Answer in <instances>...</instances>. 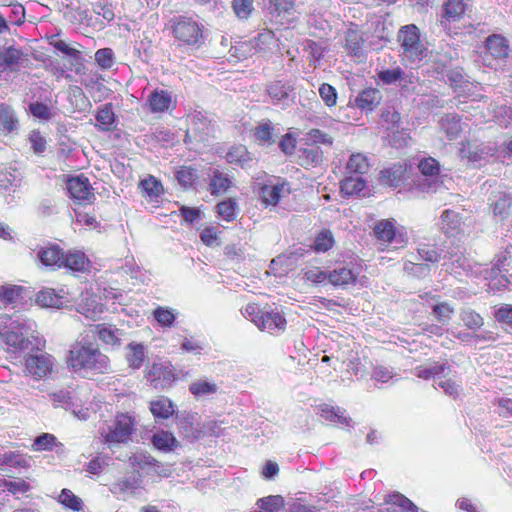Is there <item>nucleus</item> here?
I'll return each mask as SVG.
<instances>
[{
  "mask_svg": "<svg viewBox=\"0 0 512 512\" xmlns=\"http://www.w3.org/2000/svg\"><path fill=\"white\" fill-rule=\"evenodd\" d=\"M68 367L83 376L108 374L112 371L110 359L97 344L89 341L74 343L66 357Z\"/></svg>",
  "mask_w": 512,
  "mask_h": 512,
  "instance_id": "1",
  "label": "nucleus"
},
{
  "mask_svg": "<svg viewBox=\"0 0 512 512\" xmlns=\"http://www.w3.org/2000/svg\"><path fill=\"white\" fill-rule=\"evenodd\" d=\"M9 320L8 325L3 326L1 321V333L0 343H4L7 346L8 351L13 353H21L26 350H33L35 344L32 339H35L32 335V324L25 320H11L9 317H5Z\"/></svg>",
  "mask_w": 512,
  "mask_h": 512,
  "instance_id": "2",
  "label": "nucleus"
},
{
  "mask_svg": "<svg viewBox=\"0 0 512 512\" xmlns=\"http://www.w3.org/2000/svg\"><path fill=\"white\" fill-rule=\"evenodd\" d=\"M173 36L180 45L200 48L205 43L204 26L192 17L177 15L169 21Z\"/></svg>",
  "mask_w": 512,
  "mask_h": 512,
  "instance_id": "3",
  "label": "nucleus"
},
{
  "mask_svg": "<svg viewBox=\"0 0 512 512\" xmlns=\"http://www.w3.org/2000/svg\"><path fill=\"white\" fill-rule=\"evenodd\" d=\"M244 314L261 330L273 333L283 331L286 326V319L277 308L273 309L266 304L261 307L258 304H248Z\"/></svg>",
  "mask_w": 512,
  "mask_h": 512,
  "instance_id": "4",
  "label": "nucleus"
},
{
  "mask_svg": "<svg viewBox=\"0 0 512 512\" xmlns=\"http://www.w3.org/2000/svg\"><path fill=\"white\" fill-rule=\"evenodd\" d=\"M362 266L357 259L351 257L348 260L336 262L333 269L329 270L328 281L335 287L347 288L357 283Z\"/></svg>",
  "mask_w": 512,
  "mask_h": 512,
  "instance_id": "5",
  "label": "nucleus"
},
{
  "mask_svg": "<svg viewBox=\"0 0 512 512\" xmlns=\"http://www.w3.org/2000/svg\"><path fill=\"white\" fill-rule=\"evenodd\" d=\"M398 40L403 53L412 62H420L426 56V48L420 40V30L415 24L402 26L398 32Z\"/></svg>",
  "mask_w": 512,
  "mask_h": 512,
  "instance_id": "6",
  "label": "nucleus"
},
{
  "mask_svg": "<svg viewBox=\"0 0 512 512\" xmlns=\"http://www.w3.org/2000/svg\"><path fill=\"white\" fill-rule=\"evenodd\" d=\"M266 93L272 105L287 109L296 103L295 83L287 79H275L266 84Z\"/></svg>",
  "mask_w": 512,
  "mask_h": 512,
  "instance_id": "7",
  "label": "nucleus"
},
{
  "mask_svg": "<svg viewBox=\"0 0 512 512\" xmlns=\"http://www.w3.org/2000/svg\"><path fill=\"white\" fill-rule=\"evenodd\" d=\"M270 19L280 25H288L296 18V0H263Z\"/></svg>",
  "mask_w": 512,
  "mask_h": 512,
  "instance_id": "8",
  "label": "nucleus"
},
{
  "mask_svg": "<svg viewBox=\"0 0 512 512\" xmlns=\"http://www.w3.org/2000/svg\"><path fill=\"white\" fill-rule=\"evenodd\" d=\"M66 188L70 198L79 205L93 203L95 195L89 179L84 175L70 177L67 180Z\"/></svg>",
  "mask_w": 512,
  "mask_h": 512,
  "instance_id": "9",
  "label": "nucleus"
},
{
  "mask_svg": "<svg viewBox=\"0 0 512 512\" xmlns=\"http://www.w3.org/2000/svg\"><path fill=\"white\" fill-rule=\"evenodd\" d=\"M134 418L128 414H119L116 416L112 425L108 426V432L105 436L107 442L125 443L134 432Z\"/></svg>",
  "mask_w": 512,
  "mask_h": 512,
  "instance_id": "10",
  "label": "nucleus"
},
{
  "mask_svg": "<svg viewBox=\"0 0 512 512\" xmlns=\"http://www.w3.org/2000/svg\"><path fill=\"white\" fill-rule=\"evenodd\" d=\"M382 98L383 95L380 90L372 87L366 88L358 93L353 103L349 101L346 108L356 107L367 114L374 111L378 107L382 101Z\"/></svg>",
  "mask_w": 512,
  "mask_h": 512,
  "instance_id": "11",
  "label": "nucleus"
},
{
  "mask_svg": "<svg viewBox=\"0 0 512 512\" xmlns=\"http://www.w3.org/2000/svg\"><path fill=\"white\" fill-rule=\"evenodd\" d=\"M53 367V357L48 353L30 355L26 358V370L35 378L47 376Z\"/></svg>",
  "mask_w": 512,
  "mask_h": 512,
  "instance_id": "12",
  "label": "nucleus"
},
{
  "mask_svg": "<svg viewBox=\"0 0 512 512\" xmlns=\"http://www.w3.org/2000/svg\"><path fill=\"white\" fill-rule=\"evenodd\" d=\"M36 302L42 307L61 309L68 307L70 300L63 290L56 292L52 288H43L36 294Z\"/></svg>",
  "mask_w": 512,
  "mask_h": 512,
  "instance_id": "13",
  "label": "nucleus"
},
{
  "mask_svg": "<svg viewBox=\"0 0 512 512\" xmlns=\"http://www.w3.org/2000/svg\"><path fill=\"white\" fill-rule=\"evenodd\" d=\"M146 378L155 388L162 389L169 387L172 382L175 381V375L170 366H164L162 364H153L151 369L148 370Z\"/></svg>",
  "mask_w": 512,
  "mask_h": 512,
  "instance_id": "14",
  "label": "nucleus"
},
{
  "mask_svg": "<svg viewBox=\"0 0 512 512\" xmlns=\"http://www.w3.org/2000/svg\"><path fill=\"white\" fill-rule=\"evenodd\" d=\"M64 251L57 244H48L39 247L37 259L46 267L61 268Z\"/></svg>",
  "mask_w": 512,
  "mask_h": 512,
  "instance_id": "15",
  "label": "nucleus"
},
{
  "mask_svg": "<svg viewBox=\"0 0 512 512\" xmlns=\"http://www.w3.org/2000/svg\"><path fill=\"white\" fill-rule=\"evenodd\" d=\"M485 47L489 54L495 59H506L509 57V41L500 34H492L485 40Z\"/></svg>",
  "mask_w": 512,
  "mask_h": 512,
  "instance_id": "16",
  "label": "nucleus"
},
{
  "mask_svg": "<svg viewBox=\"0 0 512 512\" xmlns=\"http://www.w3.org/2000/svg\"><path fill=\"white\" fill-rule=\"evenodd\" d=\"M95 119L97 121L95 127L100 131H112L116 128L118 123L112 103H106L98 107Z\"/></svg>",
  "mask_w": 512,
  "mask_h": 512,
  "instance_id": "17",
  "label": "nucleus"
},
{
  "mask_svg": "<svg viewBox=\"0 0 512 512\" xmlns=\"http://www.w3.org/2000/svg\"><path fill=\"white\" fill-rule=\"evenodd\" d=\"M142 477L139 473H133L131 476L119 479L110 486L112 494L121 497L126 493L135 494L141 488Z\"/></svg>",
  "mask_w": 512,
  "mask_h": 512,
  "instance_id": "18",
  "label": "nucleus"
},
{
  "mask_svg": "<svg viewBox=\"0 0 512 512\" xmlns=\"http://www.w3.org/2000/svg\"><path fill=\"white\" fill-rule=\"evenodd\" d=\"M298 161L302 167H317L324 161L323 151L318 145L307 143L306 148L298 150Z\"/></svg>",
  "mask_w": 512,
  "mask_h": 512,
  "instance_id": "19",
  "label": "nucleus"
},
{
  "mask_svg": "<svg viewBox=\"0 0 512 512\" xmlns=\"http://www.w3.org/2000/svg\"><path fill=\"white\" fill-rule=\"evenodd\" d=\"M489 201L495 216H500L504 219L509 215V210L512 205V197L510 194L503 191L493 192Z\"/></svg>",
  "mask_w": 512,
  "mask_h": 512,
  "instance_id": "20",
  "label": "nucleus"
},
{
  "mask_svg": "<svg viewBox=\"0 0 512 512\" xmlns=\"http://www.w3.org/2000/svg\"><path fill=\"white\" fill-rule=\"evenodd\" d=\"M439 125L449 140L457 139L463 130L461 117L456 113L444 114L439 120Z\"/></svg>",
  "mask_w": 512,
  "mask_h": 512,
  "instance_id": "21",
  "label": "nucleus"
},
{
  "mask_svg": "<svg viewBox=\"0 0 512 512\" xmlns=\"http://www.w3.org/2000/svg\"><path fill=\"white\" fill-rule=\"evenodd\" d=\"M363 43V37L358 31L349 29L345 33L344 47L351 56L357 58L359 61L365 58Z\"/></svg>",
  "mask_w": 512,
  "mask_h": 512,
  "instance_id": "22",
  "label": "nucleus"
},
{
  "mask_svg": "<svg viewBox=\"0 0 512 512\" xmlns=\"http://www.w3.org/2000/svg\"><path fill=\"white\" fill-rule=\"evenodd\" d=\"M210 173V193L211 195H219L226 192L232 185V180L228 174L219 169L209 168Z\"/></svg>",
  "mask_w": 512,
  "mask_h": 512,
  "instance_id": "23",
  "label": "nucleus"
},
{
  "mask_svg": "<svg viewBox=\"0 0 512 512\" xmlns=\"http://www.w3.org/2000/svg\"><path fill=\"white\" fill-rule=\"evenodd\" d=\"M320 415L322 418H324L327 421L334 422L340 425H345L348 427H352L353 420L352 418L345 415V409L339 407V406H329L327 404H324L320 408Z\"/></svg>",
  "mask_w": 512,
  "mask_h": 512,
  "instance_id": "24",
  "label": "nucleus"
},
{
  "mask_svg": "<svg viewBox=\"0 0 512 512\" xmlns=\"http://www.w3.org/2000/svg\"><path fill=\"white\" fill-rule=\"evenodd\" d=\"M191 126L192 131L198 135L201 141H205L214 130L212 121L202 112H195L191 116Z\"/></svg>",
  "mask_w": 512,
  "mask_h": 512,
  "instance_id": "25",
  "label": "nucleus"
},
{
  "mask_svg": "<svg viewBox=\"0 0 512 512\" xmlns=\"http://www.w3.org/2000/svg\"><path fill=\"white\" fill-rule=\"evenodd\" d=\"M385 504L388 505V507L385 508V511L381 510L380 512H395L396 506L410 512L418 511V507L410 499L399 492L387 495L385 497Z\"/></svg>",
  "mask_w": 512,
  "mask_h": 512,
  "instance_id": "26",
  "label": "nucleus"
},
{
  "mask_svg": "<svg viewBox=\"0 0 512 512\" xmlns=\"http://www.w3.org/2000/svg\"><path fill=\"white\" fill-rule=\"evenodd\" d=\"M418 255L421 260L430 263H436L440 259L453 260V256L449 252H445L443 249H438L435 245L420 244L417 249Z\"/></svg>",
  "mask_w": 512,
  "mask_h": 512,
  "instance_id": "27",
  "label": "nucleus"
},
{
  "mask_svg": "<svg viewBox=\"0 0 512 512\" xmlns=\"http://www.w3.org/2000/svg\"><path fill=\"white\" fill-rule=\"evenodd\" d=\"M151 443L156 449L163 452L173 451L179 446L175 436L171 432L164 430L154 433L151 437Z\"/></svg>",
  "mask_w": 512,
  "mask_h": 512,
  "instance_id": "28",
  "label": "nucleus"
},
{
  "mask_svg": "<svg viewBox=\"0 0 512 512\" xmlns=\"http://www.w3.org/2000/svg\"><path fill=\"white\" fill-rule=\"evenodd\" d=\"M148 102L153 113L164 112L170 108L172 97L168 91L154 90L148 96Z\"/></svg>",
  "mask_w": 512,
  "mask_h": 512,
  "instance_id": "29",
  "label": "nucleus"
},
{
  "mask_svg": "<svg viewBox=\"0 0 512 512\" xmlns=\"http://www.w3.org/2000/svg\"><path fill=\"white\" fill-rule=\"evenodd\" d=\"M471 0H446L444 3V17L449 21H456L469 9Z\"/></svg>",
  "mask_w": 512,
  "mask_h": 512,
  "instance_id": "30",
  "label": "nucleus"
},
{
  "mask_svg": "<svg viewBox=\"0 0 512 512\" xmlns=\"http://www.w3.org/2000/svg\"><path fill=\"white\" fill-rule=\"evenodd\" d=\"M89 263L86 255L81 251L64 252L61 262V267L68 268L74 272H82L85 270L86 265Z\"/></svg>",
  "mask_w": 512,
  "mask_h": 512,
  "instance_id": "31",
  "label": "nucleus"
},
{
  "mask_svg": "<svg viewBox=\"0 0 512 512\" xmlns=\"http://www.w3.org/2000/svg\"><path fill=\"white\" fill-rule=\"evenodd\" d=\"M366 187V180L361 177H345L340 182V191L343 197H353L359 195Z\"/></svg>",
  "mask_w": 512,
  "mask_h": 512,
  "instance_id": "32",
  "label": "nucleus"
},
{
  "mask_svg": "<svg viewBox=\"0 0 512 512\" xmlns=\"http://www.w3.org/2000/svg\"><path fill=\"white\" fill-rule=\"evenodd\" d=\"M491 149L485 144L467 143L461 149L462 157L470 162H480L491 155Z\"/></svg>",
  "mask_w": 512,
  "mask_h": 512,
  "instance_id": "33",
  "label": "nucleus"
},
{
  "mask_svg": "<svg viewBox=\"0 0 512 512\" xmlns=\"http://www.w3.org/2000/svg\"><path fill=\"white\" fill-rule=\"evenodd\" d=\"M404 173L405 169L402 165H394L393 167L383 169L380 172V181L385 185L397 188L403 180Z\"/></svg>",
  "mask_w": 512,
  "mask_h": 512,
  "instance_id": "34",
  "label": "nucleus"
},
{
  "mask_svg": "<svg viewBox=\"0 0 512 512\" xmlns=\"http://www.w3.org/2000/svg\"><path fill=\"white\" fill-rule=\"evenodd\" d=\"M150 411L156 419H168L174 414V405L170 399L160 397L150 403Z\"/></svg>",
  "mask_w": 512,
  "mask_h": 512,
  "instance_id": "35",
  "label": "nucleus"
},
{
  "mask_svg": "<svg viewBox=\"0 0 512 512\" xmlns=\"http://www.w3.org/2000/svg\"><path fill=\"white\" fill-rule=\"evenodd\" d=\"M77 311L95 321L103 313V305L98 303L95 297H88L78 304Z\"/></svg>",
  "mask_w": 512,
  "mask_h": 512,
  "instance_id": "36",
  "label": "nucleus"
},
{
  "mask_svg": "<svg viewBox=\"0 0 512 512\" xmlns=\"http://www.w3.org/2000/svg\"><path fill=\"white\" fill-rule=\"evenodd\" d=\"M381 119L388 124L387 129L391 130L393 134L399 132L401 115L393 106L388 105L382 109ZM392 141L396 145L395 135H393Z\"/></svg>",
  "mask_w": 512,
  "mask_h": 512,
  "instance_id": "37",
  "label": "nucleus"
},
{
  "mask_svg": "<svg viewBox=\"0 0 512 512\" xmlns=\"http://www.w3.org/2000/svg\"><path fill=\"white\" fill-rule=\"evenodd\" d=\"M226 160L230 164H237L244 168L252 160L247 148L243 145L233 146L226 154Z\"/></svg>",
  "mask_w": 512,
  "mask_h": 512,
  "instance_id": "38",
  "label": "nucleus"
},
{
  "mask_svg": "<svg viewBox=\"0 0 512 512\" xmlns=\"http://www.w3.org/2000/svg\"><path fill=\"white\" fill-rule=\"evenodd\" d=\"M18 127V119L14 110L5 104H0V129L7 133L15 131Z\"/></svg>",
  "mask_w": 512,
  "mask_h": 512,
  "instance_id": "39",
  "label": "nucleus"
},
{
  "mask_svg": "<svg viewBox=\"0 0 512 512\" xmlns=\"http://www.w3.org/2000/svg\"><path fill=\"white\" fill-rule=\"evenodd\" d=\"M34 451H52L54 448L63 449V443L58 442L57 438L50 433H41L32 444Z\"/></svg>",
  "mask_w": 512,
  "mask_h": 512,
  "instance_id": "40",
  "label": "nucleus"
},
{
  "mask_svg": "<svg viewBox=\"0 0 512 512\" xmlns=\"http://www.w3.org/2000/svg\"><path fill=\"white\" fill-rule=\"evenodd\" d=\"M442 76L446 78V82L454 91H463L469 83L465 78L463 69L460 67L450 68Z\"/></svg>",
  "mask_w": 512,
  "mask_h": 512,
  "instance_id": "41",
  "label": "nucleus"
},
{
  "mask_svg": "<svg viewBox=\"0 0 512 512\" xmlns=\"http://www.w3.org/2000/svg\"><path fill=\"white\" fill-rule=\"evenodd\" d=\"M121 335V330L117 328H112L111 326H97V336L106 345H111L112 347L121 346Z\"/></svg>",
  "mask_w": 512,
  "mask_h": 512,
  "instance_id": "42",
  "label": "nucleus"
},
{
  "mask_svg": "<svg viewBox=\"0 0 512 512\" xmlns=\"http://www.w3.org/2000/svg\"><path fill=\"white\" fill-rule=\"evenodd\" d=\"M127 348L129 349V352L126 355V360L129 364V367L133 369H139L142 366L145 357V349L143 344L132 342L127 345Z\"/></svg>",
  "mask_w": 512,
  "mask_h": 512,
  "instance_id": "43",
  "label": "nucleus"
},
{
  "mask_svg": "<svg viewBox=\"0 0 512 512\" xmlns=\"http://www.w3.org/2000/svg\"><path fill=\"white\" fill-rule=\"evenodd\" d=\"M178 183L185 189L192 188L199 176L197 170L190 166H181L175 173Z\"/></svg>",
  "mask_w": 512,
  "mask_h": 512,
  "instance_id": "44",
  "label": "nucleus"
},
{
  "mask_svg": "<svg viewBox=\"0 0 512 512\" xmlns=\"http://www.w3.org/2000/svg\"><path fill=\"white\" fill-rule=\"evenodd\" d=\"M21 178L20 172L16 167H3L0 168V187L8 189L9 187L20 186Z\"/></svg>",
  "mask_w": 512,
  "mask_h": 512,
  "instance_id": "45",
  "label": "nucleus"
},
{
  "mask_svg": "<svg viewBox=\"0 0 512 512\" xmlns=\"http://www.w3.org/2000/svg\"><path fill=\"white\" fill-rule=\"evenodd\" d=\"M23 53L21 50L14 46H9L0 53V69L5 70L6 68H12L18 65Z\"/></svg>",
  "mask_w": 512,
  "mask_h": 512,
  "instance_id": "46",
  "label": "nucleus"
},
{
  "mask_svg": "<svg viewBox=\"0 0 512 512\" xmlns=\"http://www.w3.org/2000/svg\"><path fill=\"white\" fill-rule=\"evenodd\" d=\"M459 317L464 326L470 330H478L484 325V318L470 308L462 309Z\"/></svg>",
  "mask_w": 512,
  "mask_h": 512,
  "instance_id": "47",
  "label": "nucleus"
},
{
  "mask_svg": "<svg viewBox=\"0 0 512 512\" xmlns=\"http://www.w3.org/2000/svg\"><path fill=\"white\" fill-rule=\"evenodd\" d=\"M218 215L227 222L235 220L238 204L235 199L227 198L216 205Z\"/></svg>",
  "mask_w": 512,
  "mask_h": 512,
  "instance_id": "48",
  "label": "nucleus"
},
{
  "mask_svg": "<svg viewBox=\"0 0 512 512\" xmlns=\"http://www.w3.org/2000/svg\"><path fill=\"white\" fill-rule=\"evenodd\" d=\"M274 126L270 120L260 123L254 130V137L260 144L271 145L275 143L273 138Z\"/></svg>",
  "mask_w": 512,
  "mask_h": 512,
  "instance_id": "49",
  "label": "nucleus"
},
{
  "mask_svg": "<svg viewBox=\"0 0 512 512\" xmlns=\"http://www.w3.org/2000/svg\"><path fill=\"white\" fill-rule=\"evenodd\" d=\"M374 233L379 240L393 242L396 238V229L391 221L382 220L375 225Z\"/></svg>",
  "mask_w": 512,
  "mask_h": 512,
  "instance_id": "50",
  "label": "nucleus"
},
{
  "mask_svg": "<svg viewBox=\"0 0 512 512\" xmlns=\"http://www.w3.org/2000/svg\"><path fill=\"white\" fill-rule=\"evenodd\" d=\"M405 72L401 67L383 69L377 72V79L384 85H392L404 79Z\"/></svg>",
  "mask_w": 512,
  "mask_h": 512,
  "instance_id": "51",
  "label": "nucleus"
},
{
  "mask_svg": "<svg viewBox=\"0 0 512 512\" xmlns=\"http://www.w3.org/2000/svg\"><path fill=\"white\" fill-rule=\"evenodd\" d=\"M177 425L180 432L187 438L194 436V421L195 416L189 412H181L176 415Z\"/></svg>",
  "mask_w": 512,
  "mask_h": 512,
  "instance_id": "52",
  "label": "nucleus"
},
{
  "mask_svg": "<svg viewBox=\"0 0 512 512\" xmlns=\"http://www.w3.org/2000/svg\"><path fill=\"white\" fill-rule=\"evenodd\" d=\"M346 169L350 173L365 174L369 170L368 159L360 153L353 154L347 162Z\"/></svg>",
  "mask_w": 512,
  "mask_h": 512,
  "instance_id": "53",
  "label": "nucleus"
},
{
  "mask_svg": "<svg viewBox=\"0 0 512 512\" xmlns=\"http://www.w3.org/2000/svg\"><path fill=\"white\" fill-rule=\"evenodd\" d=\"M432 313L437 321L443 325L448 324L454 314L455 310L447 302H441L432 305Z\"/></svg>",
  "mask_w": 512,
  "mask_h": 512,
  "instance_id": "54",
  "label": "nucleus"
},
{
  "mask_svg": "<svg viewBox=\"0 0 512 512\" xmlns=\"http://www.w3.org/2000/svg\"><path fill=\"white\" fill-rule=\"evenodd\" d=\"M217 385L215 383H211L207 380H198L192 382L189 386V391L195 397H202L211 395L217 392Z\"/></svg>",
  "mask_w": 512,
  "mask_h": 512,
  "instance_id": "55",
  "label": "nucleus"
},
{
  "mask_svg": "<svg viewBox=\"0 0 512 512\" xmlns=\"http://www.w3.org/2000/svg\"><path fill=\"white\" fill-rule=\"evenodd\" d=\"M59 502L73 511H81L83 509L82 499L67 488H64L61 491L59 495Z\"/></svg>",
  "mask_w": 512,
  "mask_h": 512,
  "instance_id": "56",
  "label": "nucleus"
},
{
  "mask_svg": "<svg viewBox=\"0 0 512 512\" xmlns=\"http://www.w3.org/2000/svg\"><path fill=\"white\" fill-rule=\"evenodd\" d=\"M28 111L34 118L39 120L49 121L53 117L51 108L41 101L29 103Z\"/></svg>",
  "mask_w": 512,
  "mask_h": 512,
  "instance_id": "57",
  "label": "nucleus"
},
{
  "mask_svg": "<svg viewBox=\"0 0 512 512\" xmlns=\"http://www.w3.org/2000/svg\"><path fill=\"white\" fill-rule=\"evenodd\" d=\"M142 191L151 199L159 197L163 193V186L155 177L149 176L140 182Z\"/></svg>",
  "mask_w": 512,
  "mask_h": 512,
  "instance_id": "58",
  "label": "nucleus"
},
{
  "mask_svg": "<svg viewBox=\"0 0 512 512\" xmlns=\"http://www.w3.org/2000/svg\"><path fill=\"white\" fill-rule=\"evenodd\" d=\"M153 316L163 327H171L176 319V314L172 309L161 306L153 311Z\"/></svg>",
  "mask_w": 512,
  "mask_h": 512,
  "instance_id": "59",
  "label": "nucleus"
},
{
  "mask_svg": "<svg viewBox=\"0 0 512 512\" xmlns=\"http://www.w3.org/2000/svg\"><path fill=\"white\" fill-rule=\"evenodd\" d=\"M306 141L311 145L323 144L333 145V137L320 129H311L306 133Z\"/></svg>",
  "mask_w": 512,
  "mask_h": 512,
  "instance_id": "60",
  "label": "nucleus"
},
{
  "mask_svg": "<svg viewBox=\"0 0 512 512\" xmlns=\"http://www.w3.org/2000/svg\"><path fill=\"white\" fill-rule=\"evenodd\" d=\"M28 460L19 452H5L2 453L1 467H28Z\"/></svg>",
  "mask_w": 512,
  "mask_h": 512,
  "instance_id": "61",
  "label": "nucleus"
},
{
  "mask_svg": "<svg viewBox=\"0 0 512 512\" xmlns=\"http://www.w3.org/2000/svg\"><path fill=\"white\" fill-rule=\"evenodd\" d=\"M319 96L327 107H334L337 104V90L335 87L328 83H323L320 85Z\"/></svg>",
  "mask_w": 512,
  "mask_h": 512,
  "instance_id": "62",
  "label": "nucleus"
},
{
  "mask_svg": "<svg viewBox=\"0 0 512 512\" xmlns=\"http://www.w3.org/2000/svg\"><path fill=\"white\" fill-rule=\"evenodd\" d=\"M334 244V239L330 231H321L316 239L314 240V243L312 245V248L317 252H326L330 248H332Z\"/></svg>",
  "mask_w": 512,
  "mask_h": 512,
  "instance_id": "63",
  "label": "nucleus"
},
{
  "mask_svg": "<svg viewBox=\"0 0 512 512\" xmlns=\"http://www.w3.org/2000/svg\"><path fill=\"white\" fill-rule=\"evenodd\" d=\"M497 322L508 326L512 330V304H502L494 311Z\"/></svg>",
  "mask_w": 512,
  "mask_h": 512,
  "instance_id": "64",
  "label": "nucleus"
}]
</instances>
